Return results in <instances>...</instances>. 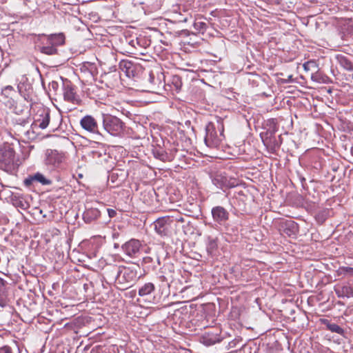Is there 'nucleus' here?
<instances>
[{
	"label": "nucleus",
	"instance_id": "39",
	"mask_svg": "<svg viewBox=\"0 0 353 353\" xmlns=\"http://www.w3.org/2000/svg\"><path fill=\"white\" fill-rule=\"evenodd\" d=\"M28 98H29V96H28V97H25V99H26V100H28Z\"/></svg>",
	"mask_w": 353,
	"mask_h": 353
},
{
	"label": "nucleus",
	"instance_id": "14",
	"mask_svg": "<svg viewBox=\"0 0 353 353\" xmlns=\"http://www.w3.org/2000/svg\"><path fill=\"white\" fill-rule=\"evenodd\" d=\"M148 81L150 84L148 88L152 92H158L159 88L164 86V83L160 78L155 77L154 74L152 72L149 73Z\"/></svg>",
	"mask_w": 353,
	"mask_h": 353
},
{
	"label": "nucleus",
	"instance_id": "3",
	"mask_svg": "<svg viewBox=\"0 0 353 353\" xmlns=\"http://www.w3.org/2000/svg\"><path fill=\"white\" fill-rule=\"evenodd\" d=\"M15 152L10 146H5L0 149V168L8 170L14 163Z\"/></svg>",
	"mask_w": 353,
	"mask_h": 353
},
{
	"label": "nucleus",
	"instance_id": "5",
	"mask_svg": "<svg viewBox=\"0 0 353 353\" xmlns=\"http://www.w3.org/2000/svg\"><path fill=\"white\" fill-rule=\"evenodd\" d=\"M139 278V276H138V271L137 268L132 267H125L118 275L117 279L119 283L126 284V288H128Z\"/></svg>",
	"mask_w": 353,
	"mask_h": 353
},
{
	"label": "nucleus",
	"instance_id": "37",
	"mask_svg": "<svg viewBox=\"0 0 353 353\" xmlns=\"http://www.w3.org/2000/svg\"><path fill=\"white\" fill-rule=\"evenodd\" d=\"M57 85H57V83H56V82H52V86L53 88H55V86H57Z\"/></svg>",
	"mask_w": 353,
	"mask_h": 353
},
{
	"label": "nucleus",
	"instance_id": "28",
	"mask_svg": "<svg viewBox=\"0 0 353 353\" xmlns=\"http://www.w3.org/2000/svg\"><path fill=\"white\" fill-rule=\"evenodd\" d=\"M0 353H12V352L9 346H4L0 347Z\"/></svg>",
	"mask_w": 353,
	"mask_h": 353
},
{
	"label": "nucleus",
	"instance_id": "6",
	"mask_svg": "<svg viewBox=\"0 0 353 353\" xmlns=\"http://www.w3.org/2000/svg\"><path fill=\"white\" fill-rule=\"evenodd\" d=\"M50 119V110L45 108H40L34 117L32 126L46 129L49 125Z\"/></svg>",
	"mask_w": 353,
	"mask_h": 353
},
{
	"label": "nucleus",
	"instance_id": "26",
	"mask_svg": "<svg viewBox=\"0 0 353 353\" xmlns=\"http://www.w3.org/2000/svg\"><path fill=\"white\" fill-rule=\"evenodd\" d=\"M207 23L203 21H195L194 23V28L196 30L199 32L203 33L207 29Z\"/></svg>",
	"mask_w": 353,
	"mask_h": 353
},
{
	"label": "nucleus",
	"instance_id": "12",
	"mask_svg": "<svg viewBox=\"0 0 353 353\" xmlns=\"http://www.w3.org/2000/svg\"><path fill=\"white\" fill-rule=\"evenodd\" d=\"M141 243L139 240L131 239L122 246L124 252L129 256L134 257L139 252Z\"/></svg>",
	"mask_w": 353,
	"mask_h": 353
},
{
	"label": "nucleus",
	"instance_id": "40",
	"mask_svg": "<svg viewBox=\"0 0 353 353\" xmlns=\"http://www.w3.org/2000/svg\"><path fill=\"white\" fill-rule=\"evenodd\" d=\"M87 219V220H85V222H88V221H90V219Z\"/></svg>",
	"mask_w": 353,
	"mask_h": 353
},
{
	"label": "nucleus",
	"instance_id": "7",
	"mask_svg": "<svg viewBox=\"0 0 353 353\" xmlns=\"http://www.w3.org/2000/svg\"><path fill=\"white\" fill-rule=\"evenodd\" d=\"M64 100L73 104L79 105L81 102L79 96L76 92V88L70 81L63 84Z\"/></svg>",
	"mask_w": 353,
	"mask_h": 353
},
{
	"label": "nucleus",
	"instance_id": "10",
	"mask_svg": "<svg viewBox=\"0 0 353 353\" xmlns=\"http://www.w3.org/2000/svg\"><path fill=\"white\" fill-rule=\"evenodd\" d=\"M80 125L88 132L94 134L99 131V125L97 120L92 115H85L80 120Z\"/></svg>",
	"mask_w": 353,
	"mask_h": 353
},
{
	"label": "nucleus",
	"instance_id": "34",
	"mask_svg": "<svg viewBox=\"0 0 353 353\" xmlns=\"http://www.w3.org/2000/svg\"><path fill=\"white\" fill-rule=\"evenodd\" d=\"M6 281L0 277V290L4 287Z\"/></svg>",
	"mask_w": 353,
	"mask_h": 353
},
{
	"label": "nucleus",
	"instance_id": "1",
	"mask_svg": "<svg viewBox=\"0 0 353 353\" xmlns=\"http://www.w3.org/2000/svg\"><path fill=\"white\" fill-rule=\"evenodd\" d=\"M224 126L222 121H218L217 126L212 122H209L205 127L204 141L210 148H216L221 143L223 138Z\"/></svg>",
	"mask_w": 353,
	"mask_h": 353
},
{
	"label": "nucleus",
	"instance_id": "25",
	"mask_svg": "<svg viewBox=\"0 0 353 353\" xmlns=\"http://www.w3.org/2000/svg\"><path fill=\"white\" fill-rule=\"evenodd\" d=\"M34 181H38L41 183L43 185H48L50 183V181L48 179H46L45 176L39 172L36 173L35 174L32 175Z\"/></svg>",
	"mask_w": 353,
	"mask_h": 353
},
{
	"label": "nucleus",
	"instance_id": "15",
	"mask_svg": "<svg viewBox=\"0 0 353 353\" xmlns=\"http://www.w3.org/2000/svg\"><path fill=\"white\" fill-rule=\"evenodd\" d=\"M43 40L46 41V44H52V46L62 45L65 42V36L63 34H54L50 36H44Z\"/></svg>",
	"mask_w": 353,
	"mask_h": 353
},
{
	"label": "nucleus",
	"instance_id": "8",
	"mask_svg": "<svg viewBox=\"0 0 353 353\" xmlns=\"http://www.w3.org/2000/svg\"><path fill=\"white\" fill-rule=\"evenodd\" d=\"M220 334L221 331L218 327H211L204 332L200 341L205 345H212L221 341Z\"/></svg>",
	"mask_w": 353,
	"mask_h": 353
},
{
	"label": "nucleus",
	"instance_id": "27",
	"mask_svg": "<svg viewBox=\"0 0 353 353\" xmlns=\"http://www.w3.org/2000/svg\"><path fill=\"white\" fill-rule=\"evenodd\" d=\"M177 214V215H169L168 216L169 217H172V223H174V222H180V223H183L185 221L184 220V218L182 216L181 214H179V212H176Z\"/></svg>",
	"mask_w": 353,
	"mask_h": 353
},
{
	"label": "nucleus",
	"instance_id": "2",
	"mask_svg": "<svg viewBox=\"0 0 353 353\" xmlns=\"http://www.w3.org/2000/svg\"><path fill=\"white\" fill-rule=\"evenodd\" d=\"M103 125L104 129L113 136L120 135L124 130V123L117 117L111 114L103 115Z\"/></svg>",
	"mask_w": 353,
	"mask_h": 353
},
{
	"label": "nucleus",
	"instance_id": "38",
	"mask_svg": "<svg viewBox=\"0 0 353 353\" xmlns=\"http://www.w3.org/2000/svg\"><path fill=\"white\" fill-rule=\"evenodd\" d=\"M311 78H312V80H314V81H317V79L315 78V77L313 75V74H312V75H311Z\"/></svg>",
	"mask_w": 353,
	"mask_h": 353
},
{
	"label": "nucleus",
	"instance_id": "22",
	"mask_svg": "<svg viewBox=\"0 0 353 353\" xmlns=\"http://www.w3.org/2000/svg\"><path fill=\"white\" fill-rule=\"evenodd\" d=\"M46 46H42L40 48V51L42 53L51 55L54 54L57 52V49L55 48V46H52V44H47Z\"/></svg>",
	"mask_w": 353,
	"mask_h": 353
},
{
	"label": "nucleus",
	"instance_id": "13",
	"mask_svg": "<svg viewBox=\"0 0 353 353\" xmlns=\"http://www.w3.org/2000/svg\"><path fill=\"white\" fill-rule=\"evenodd\" d=\"M334 290L339 298L353 297V284L350 283L337 284L334 286Z\"/></svg>",
	"mask_w": 353,
	"mask_h": 353
},
{
	"label": "nucleus",
	"instance_id": "35",
	"mask_svg": "<svg viewBox=\"0 0 353 353\" xmlns=\"http://www.w3.org/2000/svg\"><path fill=\"white\" fill-rule=\"evenodd\" d=\"M285 234H287L288 236H290L292 234V231L290 228H286L285 230Z\"/></svg>",
	"mask_w": 353,
	"mask_h": 353
},
{
	"label": "nucleus",
	"instance_id": "9",
	"mask_svg": "<svg viewBox=\"0 0 353 353\" xmlns=\"http://www.w3.org/2000/svg\"><path fill=\"white\" fill-rule=\"evenodd\" d=\"M172 217H169L168 216H165L157 219L154 223L156 232L161 236L166 235L172 225Z\"/></svg>",
	"mask_w": 353,
	"mask_h": 353
},
{
	"label": "nucleus",
	"instance_id": "17",
	"mask_svg": "<svg viewBox=\"0 0 353 353\" xmlns=\"http://www.w3.org/2000/svg\"><path fill=\"white\" fill-rule=\"evenodd\" d=\"M168 85L176 92H179L183 85L181 78L179 75L172 76Z\"/></svg>",
	"mask_w": 353,
	"mask_h": 353
},
{
	"label": "nucleus",
	"instance_id": "20",
	"mask_svg": "<svg viewBox=\"0 0 353 353\" xmlns=\"http://www.w3.org/2000/svg\"><path fill=\"white\" fill-rule=\"evenodd\" d=\"M207 252L212 255L218 248V242L216 239H209L207 244Z\"/></svg>",
	"mask_w": 353,
	"mask_h": 353
},
{
	"label": "nucleus",
	"instance_id": "29",
	"mask_svg": "<svg viewBox=\"0 0 353 353\" xmlns=\"http://www.w3.org/2000/svg\"><path fill=\"white\" fill-rule=\"evenodd\" d=\"M33 181H34V179H33V176L32 175V176H30L28 178H27V179H26L24 180V184L26 186H30L32 183Z\"/></svg>",
	"mask_w": 353,
	"mask_h": 353
},
{
	"label": "nucleus",
	"instance_id": "36",
	"mask_svg": "<svg viewBox=\"0 0 353 353\" xmlns=\"http://www.w3.org/2000/svg\"><path fill=\"white\" fill-rule=\"evenodd\" d=\"M289 227H290V228H294V227H295L294 223V222H291V223L289 224Z\"/></svg>",
	"mask_w": 353,
	"mask_h": 353
},
{
	"label": "nucleus",
	"instance_id": "11",
	"mask_svg": "<svg viewBox=\"0 0 353 353\" xmlns=\"http://www.w3.org/2000/svg\"><path fill=\"white\" fill-rule=\"evenodd\" d=\"M211 213L213 220L219 224L225 223L229 219L228 211L222 206L218 205L212 208Z\"/></svg>",
	"mask_w": 353,
	"mask_h": 353
},
{
	"label": "nucleus",
	"instance_id": "18",
	"mask_svg": "<svg viewBox=\"0 0 353 353\" xmlns=\"http://www.w3.org/2000/svg\"><path fill=\"white\" fill-rule=\"evenodd\" d=\"M155 290V285L152 283H146L139 290V295L144 296L150 294Z\"/></svg>",
	"mask_w": 353,
	"mask_h": 353
},
{
	"label": "nucleus",
	"instance_id": "19",
	"mask_svg": "<svg viewBox=\"0 0 353 353\" xmlns=\"http://www.w3.org/2000/svg\"><path fill=\"white\" fill-rule=\"evenodd\" d=\"M322 322L326 325L327 328L332 332H335L339 334H343V329L337 324L330 323L327 319L322 320Z\"/></svg>",
	"mask_w": 353,
	"mask_h": 353
},
{
	"label": "nucleus",
	"instance_id": "16",
	"mask_svg": "<svg viewBox=\"0 0 353 353\" xmlns=\"http://www.w3.org/2000/svg\"><path fill=\"white\" fill-rule=\"evenodd\" d=\"M335 59L339 65L346 70H353V63L345 55L338 54L335 56Z\"/></svg>",
	"mask_w": 353,
	"mask_h": 353
},
{
	"label": "nucleus",
	"instance_id": "32",
	"mask_svg": "<svg viewBox=\"0 0 353 353\" xmlns=\"http://www.w3.org/2000/svg\"><path fill=\"white\" fill-rule=\"evenodd\" d=\"M341 270L343 272H345L353 273V268H348V267L342 268Z\"/></svg>",
	"mask_w": 353,
	"mask_h": 353
},
{
	"label": "nucleus",
	"instance_id": "30",
	"mask_svg": "<svg viewBox=\"0 0 353 353\" xmlns=\"http://www.w3.org/2000/svg\"><path fill=\"white\" fill-rule=\"evenodd\" d=\"M107 211H108V216L110 218H113V217L116 216L117 212L114 209L108 208V209H107Z\"/></svg>",
	"mask_w": 353,
	"mask_h": 353
},
{
	"label": "nucleus",
	"instance_id": "24",
	"mask_svg": "<svg viewBox=\"0 0 353 353\" xmlns=\"http://www.w3.org/2000/svg\"><path fill=\"white\" fill-rule=\"evenodd\" d=\"M61 157H59V154L57 152H54L49 155L48 161L49 163L55 165L57 163H59L61 161Z\"/></svg>",
	"mask_w": 353,
	"mask_h": 353
},
{
	"label": "nucleus",
	"instance_id": "33",
	"mask_svg": "<svg viewBox=\"0 0 353 353\" xmlns=\"http://www.w3.org/2000/svg\"><path fill=\"white\" fill-rule=\"evenodd\" d=\"M14 89L12 88V86L11 85H8L6 87H5V88L3 90V92H8L10 91H13Z\"/></svg>",
	"mask_w": 353,
	"mask_h": 353
},
{
	"label": "nucleus",
	"instance_id": "21",
	"mask_svg": "<svg viewBox=\"0 0 353 353\" xmlns=\"http://www.w3.org/2000/svg\"><path fill=\"white\" fill-rule=\"evenodd\" d=\"M303 68L306 72H315L318 70V65L314 60L308 61L303 64Z\"/></svg>",
	"mask_w": 353,
	"mask_h": 353
},
{
	"label": "nucleus",
	"instance_id": "4",
	"mask_svg": "<svg viewBox=\"0 0 353 353\" xmlns=\"http://www.w3.org/2000/svg\"><path fill=\"white\" fill-rule=\"evenodd\" d=\"M119 66L121 70L129 78L138 77L143 72L141 65L127 59L121 60Z\"/></svg>",
	"mask_w": 353,
	"mask_h": 353
},
{
	"label": "nucleus",
	"instance_id": "23",
	"mask_svg": "<svg viewBox=\"0 0 353 353\" xmlns=\"http://www.w3.org/2000/svg\"><path fill=\"white\" fill-rule=\"evenodd\" d=\"M99 211L94 208H91L86 210L83 214L84 219H90L92 216L93 219H97L99 216Z\"/></svg>",
	"mask_w": 353,
	"mask_h": 353
},
{
	"label": "nucleus",
	"instance_id": "31",
	"mask_svg": "<svg viewBox=\"0 0 353 353\" xmlns=\"http://www.w3.org/2000/svg\"><path fill=\"white\" fill-rule=\"evenodd\" d=\"M153 261L152 258L150 256H145L143 258V263H152Z\"/></svg>",
	"mask_w": 353,
	"mask_h": 353
}]
</instances>
